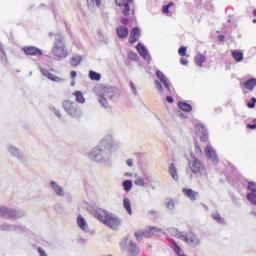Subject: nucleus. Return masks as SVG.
<instances>
[{"instance_id":"f257e3e1","label":"nucleus","mask_w":256,"mask_h":256,"mask_svg":"<svg viewBox=\"0 0 256 256\" xmlns=\"http://www.w3.org/2000/svg\"><path fill=\"white\" fill-rule=\"evenodd\" d=\"M94 217L109 229H113V231H117L121 227L122 221L115 214L107 212L105 209L96 210Z\"/></svg>"},{"instance_id":"f03ea898","label":"nucleus","mask_w":256,"mask_h":256,"mask_svg":"<svg viewBox=\"0 0 256 256\" xmlns=\"http://www.w3.org/2000/svg\"><path fill=\"white\" fill-rule=\"evenodd\" d=\"M190 171L199 178L200 181H207L209 179V174L207 173V168L203 165V162L195 158L188 162Z\"/></svg>"},{"instance_id":"7ed1b4c3","label":"nucleus","mask_w":256,"mask_h":256,"mask_svg":"<svg viewBox=\"0 0 256 256\" xmlns=\"http://www.w3.org/2000/svg\"><path fill=\"white\" fill-rule=\"evenodd\" d=\"M63 108L70 117H74L75 119L81 117V109H79V105H77V103L71 102V100H65L63 102Z\"/></svg>"},{"instance_id":"20e7f679","label":"nucleus","mask_w":256,"mask_h":256,"mask_svg":"<svg viewBox=\"0 0 256 256\" xmlns=\"http://www.w3.org/2000/svg\"><path fill=\"white\" fill-rule=\"evenodd\" d=\"M157 233H159V229L152 227L149 228L148 230H145L144 232H136L135 237L137 241H142L143 237H153V235H157Z\"/></svg>"},{"instance_id":"39448f33","label":"nucleus","mask_w":256,"mask_h":256,"mask_svg":"<svg viewBox=\"0 0 256 256\" xmlns=\"http://www.w3.org/2000/svg\"><path fill=\"white\" fill-rule=\"evenodd\" d=\"M52 53L55 55V57H67V50L61 41L55 43Z\"/></svg>"},{"instance_id":"423d86ee","label":"nucleus","mask_w":256,"mask_h":256,"mask_svg":"<svg viewBox=\"0 0 256 256\" xmlns=\"http://www.w3.org/2000/svg\"><path fill=\"white\" fill-rule=\"evenodd\" d=\"M25 55H29L31 57H42L43 51L35 46H25L23 48Z\"/></svg>"},{"instance_id":"0eeeda50","label":"nucleus","mask_w":256,"mask_h":256,"mask_svg":"<svg viewBox=\"0 0 256 256\" xmlns=\"http://www.w3.org/2000/svg\"><path fill=\"white\" fill-rule=\"evenodd\" d=\"M248 190L251 191L247 194V199L252 205H256V184L255 182L248 183Z\"/></svg>"},{"instance_id":"6e6552de","label":"nucleus","mask_w":256,"mask_h":256,"mask_svg":"<svg viewBox=\"0 0 256 256\" xmlns=\"http://www.w3.org/2000/svg\"><path fill=\"white\" fill-rule=\"evenodd\" d=\"M116 1V5H118V7H123L124 6V10H123V15L127 16L129 15V13H131V3H133V0H115Z\"/></svg>"},{"instance_id":"1a4fd4ad","label":"nucleus","mask_w":256,"mask_h":256,"mask_svg":"<svg viewBox=\"0 0 256 256\" xmlns=\"http://www.w3.org/2000/svg\"><path fill=\"white\" fill-rule=\"evenodd\" d=\"M195 131L197 135L200 137L201 141H207L209 134L207 133V129L202 124H197L195 126Z\"/></svg>"},{"instance_id":"9d476101","label":"nucleus","mask_w":256,"mask_h":256,"mask_svg":"<svg viewBox=\"0 0 256 256\" xmlns=\"http://www.w3.org/2000/svg\"><path fill=\"white\" fill-rule=\"evenodd\" d=\"M184 241L185 243H188V245H199V243H201L199 238H197V236L192 232L185 235Z\"/></svg>"},{"instance_id":"9b49d317","label":"nucleus","mask_w":256,"mask_h":256,"mask_svg":"<svg viewBox=\"0 0 256 256\" xmlns=\"http://www.w3.org/2000/svg\"><path fill=\"white\" fill-rule=\"evenodd\" d=\"M139 37H141V31L139 30V28H133L130 32L129 43H131L132 45L134 43H137V41H139Z\"/></svg>"},{"instance_id":"f8f14e48","label":"nucleus","mask_w":256,"mask_h":256,"mask_svg":"<svg viewBox=\"0 0 256 256\" xmlns=\"http://www.w3.org/2000/svg\"><path fill=\"white\" fill-rule=\"evenodd\" d=\"M136 49L141 57H143V59H145L146 61H151V55H149V51H147V48H145V46H143L142 44H138L136 46Z\"/></svg>"},{"instance_id":"ddd939ff","label":"nucleus","mask_w":256,"mask_h":256,"mask_svg":"<svg viewBox=\"0 0 256 256\" xmlns=\"http://www.w3.org/2000/svg\"><path fill=\"white\" fill-rule=\"evenodd\" d=\"M42 73L47 79H50V81H61V79L57 76H55V70L53 68L50 69H43Z\"/></svg>"},{"instance_id":"4468645a","label":"nucleus","mask_w":256,"mask_h":256,"mask_svg":"<svg viewBox=\"0 0 256 256\" xmlns=\"http://www.w3.org/2000/svg\"><path fill=\"white\" fill-rule=\"evenodd\" d=\"M156 77L163 83L164 87L167 89V91H171V84L167 80V77H165V74L161 71L156 72Z\"/></svg>"},{"instance_id":"2eb2a0df","label":"nucleus","mask_w":256,"mask_h":256,"mask_svg":"<svg viewBox=\"0 0 256 256\" xmlns=\"http://www.w3.org/2000/svg\"><path fill=\"white\" fill-rule=\"evenodd\" d=\"M182 192L191 201H195V199H197V197H199V192H195L191 188H183Z\"/></svg>"},{"instance_id":"dca6fc26","label":"nucleus","mask_w":256,"mask_h":256,"mask_svg":"<svg viewBox=\"0 0 256 256\" xmlns=\"http://www.w3.org/2000/svg\"><path fill=\"white\" fill-rule=\"evenodd\" d=\"M139 247H137V244L135 242H130L128 246V255L129 256H137L139 254Z\"/></svg>"},{"instance_id":"f3484780","label":"nucleus","mask_w":256,"mask_h":256,"mask_svg":"<svg viewBox=\"0 0 256 256\" xmlns=\"http://www.w3.org/2000/svg\"><path fill=\"white\" fill-rule=\"evenodd\" d=\"M116 33L120 39H125V37H127V35H129V29L125 26H119L116 29Z\"/></svg>"},{"instance_id":"a211bd4d","label":"nucleus","mask_w":256,"mask_h":256,"mask_svg":"<svg viewBox=\"0 0 256 256\" xmlns=\"http://www.w3.org/2000/svg\"><path fill=\"white\" fill-rule=\"evenodd\" d=\"M194 61L195 64L198 67H203V64L205 63V61H207V57H205V55L198 53L195 57H194Z\"/></svg>"},{"instance_id":"6ab92c4d","label":"nucleus","mask_w":256,"mask_h":256,"mask_svg":"<svg viewBox=\"0 0 256 256\" xmlns=\"http://www.w3.org/2000/svg\"><path fill=\"white\" fill-rule=\"evenodd\" d=\"M169 173L174 181H179V174L177 173V167H175V164H170Z\"/></svg>"},{"instance_id":"aec40b11","label":"nucleus","mask_w":256,"mask_h":256,"mask_svg":"<svg viewBox=\"0 0 256 256\" xmlns=\"http://www.w3.org/2000/svg\"><path fill=\"white\" fill-rule=\"evenodd\" d=\"M82 61H83V57L77 55L70 59V65L71 67H79Z\"/></svg>"},{"instance_id":"412c9836","label":"nucleus","mask_w":256,"mask_h":256,"mask_svg":"<svg viewBox=\"0 0 256 256\" xmlns=\"http://www.w3.org/2000/svg\"><path fill=\"white\" fill-rule=\"evenodd\" d=\"M255 86H256L255 78H251L244 82L245 89H248L249 91H253V89H255Z\"/></svg>"},{"instance_id":"4be33fe9","label":"nucleus","mask_w":256,"mask_h":256,"mask_svg":"<svg viewBox=\"0 0 256 256\" xmlns=\"http://www.w3.org/2000/svg\"><path fill=\"white\" fill-rule=\"evenodd\" d=\"M77 225L80 227V229H82V231L87 230V221H85V218H83L81 215H79L77 218Z\"/></svg>"},{"instance_id":"5701e85b","label":"nucleus","mask_w":256,"mask_h":256,"mask_svg":"<svg viewBox=\"0 0 256 256\" xmlns=\"http://www.w3.org/2000/svg\"><path fill=\"white\" fill-rule=\"evenodd\" d=\"M123 207L128 214L133 215V210L131 209V200H129V198L123 199Z\"/></svg>"},{"instance_id":"b1692460","label":"nucleus","mask_w":256,"mask_h":256,"mask_svg":"<svg viewBox=\"0 0 256 256\" xmlns=\"http://www.w3.org/2000/svg\"><path fill=\"white\" fill-rule=\"evenodd\" d=\"M178 107L181 111H186V113H190V111L193 110V107H191L190 104H187V102H179Z\"/></svg>"},{"instance_id":"393cba45","label":"nucleus","mask_w":256,"mask_h":256,"mask_svg":"<svg viewBox=\"0 0 256 256\" xmlns=\"http://www.w3.org/2000/svg\"><path fill=\"white\" fill-rule=\"evenodd\" d=\"M232 57L237 63H241V61H243V53L239 50L232 51Z\"/></svg>"},{"instance_id":"a878e982","label":"nucleus","mask_w":256,"mask_h":256,"mask_svg":"<svg viewBox=\"0 0 256 256\" xmlns=\"http://www.w3.org/2000/svg\"><path fill=\"white\" fill-rule=\"evenodd\" d=\"M204 152L206 157H208V159H215L216 157L215 150H213L211 146H207Z\"/></svg>"},{"instance_id":"bb28decb","label":"nucleus","mask_w":256,"mask_h":256,"mask_svg":"<svg viewBox=\"0 0 256 256\" xmlns=\"http://www.w3.org/2000/svg\"><path fill=\"white\" fill-rule=\"evenodd\" d=\"M73 95H75L77 103H85V97L83 96V92L75 91Z\"/></svg>"},{"instance_id":"cd10ccee","label":"nucleus","mask_w":256,"mask_h":256,"mask_svg":"<svg viewBox=\"0 0 256 256\" xmlns=\"http://www.w3.org/2000/svg\"><path fill=\"white\" fill-rule=\"evenodd\" d=\"M52 188L57 193V195L63 196V188L59 186L56 182H51Z\"/></svg>"},{"instance_id":"c85d7f7f","label":"nucleus","mask_w":256,"mask_h":256,"mask_svg":"<svg viewBox=\"0 0 256 256\" xmlns=\"http://www.w3.org/2000/svg\"><path fill=\"white\" fill-rule=\"evenodd\" d=\"M89 78L91 79V81H101V74L95 71H90Z\"/></svg>"},{"instance_id":"c756f323","label":"nucleus","mask_w":256,"mask_h":256,"mask_svg":"<svg viewBox=\"0 0 256 256\" xmlns=\"http://www.w3.org/2000/svg\"><path fill=\"white\" fill-rule=\"evenodd\" d=\"M172 249L175 251L176 255H183V249H181V247L179 245H177L176 242L172 243L171 245Z\"/></svg>"},{"instance_id":"7c9ffc66","label":"nucleus","mask_w":256,"mask_h":256,"mask_svg":"<svg viewBox=\"0 0 256 256\" xmlns=\"http://www.w3.org/2000/svg\"><path fill=\"white\" fill-rule=\"evenodd\" d=\"M123 187H124V190L126 191V193H129V191H131V189L133 187V182H131V180H125L123 182Z\"/></svg>"},{"instance_id":"2f4dec72","label":"nucleus","mask_w":256,"mask_h":256,"mask_svg":"<svg viewBox=\"0 0 256 256\" xmlns=\"http://www.w3.org/2000/svg\"><path fill=\"white\" fill-rule=\"evenodd\" d=\"M165 205L169 211H173L175 209V200L173 199H166Z\"/></svg>"},{"instance_id":"473e14b6","label":"nucleus","mask_w":256,"mask_h":256,"mask_svg":"<svg viewBox=\"0 0 256 256\" xmlns=\"http://www.w3.org/2000/svg\"><path fill=\"white\" fill-rule=\"evenodd\" d=\"M98 101L100 105H102V107H109V102H107V98H105V96L103 95L98 96Z\"/></svg>"},{"instance_id":"72a5a7b5","label":"nucleus","mask_w":256,"mask_h":256,"mask_svg":"<svg viewBox=\"0 0 256 256\" xmlns=\"http://www.w3.org/2000/svg\"><path fill=\"white\" fill-rule=\"evenodd\" d=\"M128 59H130V61H137L139 59V56L137 55V53L130 51L128 53Z\"/></svg>"},{"instance_id":"f704fd0d","label":"nucleus","mask_w":256,"mask_h":256,"mask_svg":"<svg viewBox=\"0 0 256 256\" xmlns=\"http://www.w3.org/2000/svg\"><path fill=\"white\" fill-rule=\"evenodd\" d=\"M88 5H96L97 7H101V0H86Z\"/></svg>"},{"instance_id":"c9c22d12","label":"nucleus","mask_w":256,"mask_h":256,"mask_svg":"<svg viewBox=\"0 0 256 256\" xmlns=\"http://www.w3.org/2000/svg\"><path fill=\"white\" fill-rule=\"evenodd\" d=\"M0 216L1 217H11L7 208H0Z\"/></svg>"},{"instance_id":"e433bc0d","label":"nucleus","mask_w":256,"mask_h":256,"mask_svg":"<svg viewBox=\"0 0 256 256\" xmlns=\"http://www.w3.org/2000/svg\"><path fill=\"white\" fill-rule=\"evenodd\" d=\"M178 53L181 57H185V55H187V47L181 46L178 50Z\"/></svg>"},{"instance_id":"4c0bfd02","label":"nucleus","mask_w":256,"mask_h":256,"mask_svg":"<svg viewBox=\"0 0 256 256\" xmlns=\"http://www.w3.org/2000/svg\"><path fill=\"white\" fill-rule=\"evenodd\" d=\"M212 217L215 221H218V223H223V218H221V214L218 212H215Z\"/></svg>"},{"instance_id":"58836bf2","label":"nucleus","mask_w":256,"mask_h":256,"mask_svg":"<svg viewBox=\"0 0 256 256\" xmlns=\"http://www.w3.org/2000/svg\"><path fill=\"white\" fill-rule=\"evenodd\" d=\"M135 185H138L139 187H145V179L137 178L135 180Z\"/></svg>"},{"instance_id":"ea45409f","label":"nucleus","mask_w":256,"mask_h":256,"mask_svg":"<svg viewBox=\"0 0 256 256\" xmlns=\"http://www.w3.org/2000/svg\"><path fill=\"white\" fill-rule=\"evenodd\" d=\"M255 103H256V98L255 97H252V102H248L247 103V107L249 109H254L255 108Z\"/></svg>"},{"instance_id":"a19ab883","label":"nucleus","mask_w":256,"mask_h":256,"mask_svg":"<svg viewBox=\"0 0 256 256\" xmlns=\"http://www.w3.org/2000/svg\"><path fill=\"white\" fill-rule=\"evenodd\" d=\"M175 237H176L177 239H181L182 241H185V234H183V232L177 231V232L175 233Z\"/></svg>"},{"instance_id":"79ce46f5","label":"nucleus","mask_w":256,"mask_h":256,"mask_svg":"<svg viewBox=\"0 0 256 256\" xmlns=\"http://www.w3.org/2000/svg\"><path fill=\"white\" fill-rule=\"evenodd\" d=\"M170 7H173V2H170L168 5L163 7V9H162L163 13H169Z\"/></svg>"},{"instance_id":"37998d69","label":"nucleus","mask_w":256,"mask_h":256,"mask_svg":"<svg viewBox=\"0 0 256 256\" xmlns=\"http://www.w3.org/2000/svg\"><path fill=\"white\" fill-rule=\"evenodd\" d=\"M254 124H247L248 129H256V119L253 120Z\"/></svg>"},{"instance_id":"c03bdc74","label":"nucleus","mask_w":256,"mask_h":256,"mask_svg":"<svg viewBox=\"0 0 256 256\" xmlns=\"http://www.w3.org/2000/svg\"><path fill=\"white\" fill-rule=\"evenodd\" d=\"M156 88H157L159 91H163V85H161V82H159L158 80H156Z\"/></svg>"},{"instance_id":"a18cd8bd","label":"nucleus","mask_w":256,"mask_h":256,"mask_svg":"<svg viewBox=\"0 0 256 256\" xmlns=\"http://www.w3.org/2000/svg\"><path fill=\"white\" fill-rule=\"evenodd\" d=\"M38 253H40V256H47V253H45V250L41 247L38 248Z\"/></svg>"},{"instance_id":"49530a36","label":"nucleus","mask_w":256,"mask_h":256,"mask_svg":"<svg viewBox=\"0 0 256 256\" xmlns=\"http://www.w3.org/2000/svg\"><path fill=\"white\" fill-rule=\"evenodd\" d=\"M70 77H71V79L75 80V77H77V72L75 70H72L70 72Z\"/></svg>"},{"instance_id":"de8ad7c7","label":"nucleus","mask_w":256,"mask_h":256,"mask_svg":"<svg viewBox=\"0 0 256 256\" xmlns=\"http://www.w3.org/2000/svg\"><path fill=\"white\" fill-rule=\"evenodd\" d=\"M180 63H181V65H188L189 62L186 59L181 58Z\"/></svg>"},{"instance_id":"09e8293b","label":"nucleus","mask_w":256,"mask_h":256,"mask_svg":"<svg viewBox=\"0 0 256 256\" xmlns=\"http://www.w3.org/2000/svg\"><path fill=\"white\" fill-rule=\"evenodd\" d=\"M131 89L133 90L134 93H137V89L135 88V84L133 82H130Z\"/></svg>"},{"instance_id":"8fccbe9b","label":"nucleus","mask_w":256,"mask_h":256,"mask_svg":"<svg viewBox=\"0 0 256 256\" xmlns=\"http://www.w3.org/2000/svg\"><path fill=\"white\" fill-rule=\"evenodd\" d=\"M126 163H127L128 167H133V160L132 159H128Z\"/></svg>"},{"instance_id":"3c124183","label":"nucleus","mask_w":256,"mask_h":256,"mask_svg":"<svg viewBox=\"0 0 256 256\" xmlns=\"http://www.w3.org/2000/svg\"><path fill=\"white\" fill-rule=\"evenodd\" d=\"M166 100H167L168 103H173V101H174L173 97H171V96H167Z\"/></svg>"},{"instance_id":"603ef678","label":"nucleus","mask_w":256,"mask_h":256,"mask_svg":"<svg viewBox=\"0 0 256 256\" xmlns=\"http://www.w3.org/2000/svg\"><path fill=\"white\" fill-rule=\"evenodd\" d=\"M121 22L123 23V25H127V23H129V20L128 19H122Z\"/></svg>"},{"instance_id":"864d4df0","label":"nucleus","mask_w":256,"mask_h":256,"mask_svg":"<svg viewBox=\"0 0 256 256\" xmlns=\"http://www.w3.org/2000/svg\"><path fill=\"white\" fill-rule=\"evenodd\" d=\"M219 39L220 41H223V39H225V36H220Z\"/></svg>"},{"instance_id":"5fc2aeb1","label":"nucleus","mask_w":256,"mask_h":256,"mask_svg":"<svg viewBox=\"0 0 256 256\" xmlns=\"http://www.w3.org/2000/svg\"><path fill=\"white\" fill-rule=\"evenodd\" d=\"M196 149L199 150L200 153H203V152L201 151V147L197 146Z\"/></svg>"},{"instance_id":"6e6d98bb","label":"nucleus","mask_w":256,"mask_h":256,"mask_svg":"<svg viewBox=\"0 0 256 256\" xmlns=\"http://www.w3.org/2000/svg\"><path fill=\"white\" fill-rule=\"evenodd\" d=\"M0 51H3V45L0 43Z\"/></svg>"},{"instance_id":"4d7b16f0","label":"nucleus","mask_w":256,"mask_h":256,"mask_svg":"<svg viewBox=\"0 0 256 256\" xmlns=\"http://www.w3.org/2000/svg\"><path fill=\"white\" fill-rule=\"evenodd\" d=\"M57 117H61V113L57 112L56 113Z\"/></svg>"},{"instance_id":"13d9d810","label":"nucleus","mask_w":256,"mask_h":256,"mask_svg":"<svg viewBox=\"0 0 256 256\" xmlns=\"http://www.w3.org/2000/svg\"><path fill=\"white\" fill-rule=\"evenodd\" d=\"M253 15L254 17H256V9L253 11Z\"/></svg>"},{"instance_id":"bf43d9fd","label":"nucleus","mask_w":256,"mask_h":256,"mask_svg":"<svg viewBox=\"0 0 256 256\" xmlns=\"http://www.w3.org/2000/svg\"><path fill=\"white\" fill-rule=\"evenodd\" d=\"M253 23H256V19H253Z\"/></svg>"},{"instance_id":"052dcab7","label":"nucleus","mask_w":256,"mask_h":256,"mask_svg":"<svg viewBox=\"0 0 256 256\" xmlns=\"http://www.w3.org/2000/svg\"><path fill=\"white\" fill-rule=\"evenodd\" d=\"M75 81H73L72 85H74Z\"/></svg>"}]
</instances>
